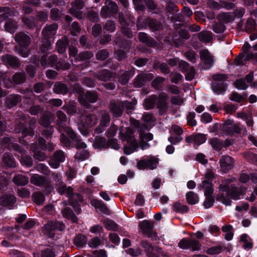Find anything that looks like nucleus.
<instances>
[{
	"instance_id": "obj_41",
	"label": "nucleus",
	"mask_w": 257,
	"mask_h": 257,
	"mask_svg": "<svg viewBox=\"0 0 257 257\" xmlns=\"http://www.w3.org/2000/svg\"><path fill=\"white\" fill-rule=\"evenodd\" d=\"M157 100V96L152 95L149 98L145 99L144 106L146 109H150L154 107Z\"/></svg>"
},
{
	"instance_id": "obj_35",
	"label": "nucleus",
	"mask_w": 257,
	"mask_h": 257,
	"mask_svg": "<svg viewBox=\"0 0 257 257\" xmlns=\"http://www.w3.org/2000/svg\"><path fill=\"white\" fill-rule=\"evenodd\" d=\"M199 41L203 43H209L212 39V34L211 32L208 31H203L198 34Z\"/></svg>"
},
{
	"instance_id": "obj_7",
	"label": "nucleus",
	"mask_w": 257,
	"mask_h": 257,
	"mask_svg": "<svg viewBox=\"0 0 257 257\" xmlns=\"http://www.w3.org/2000/svg\"><path fill=\"white\" fill-rule=\"evenodd\" d=\"M222 132L225 134L230 135L234 133L239 134L241 129L236 124H234L230 120H226L221 126Z\"/></svg>"
},
{
	"instance_id": "obj_61",
	"label": "nucleus",
	"mask_w": 257,
	"mask_h": 257,
	"mask_svg": "<svg viewBox=\"0 0 257 257\" xmlns=\"http://www.w3.org/2000/svg\"><path fill=\"white\" fill-rule=\"evenodd\" d=\"M205 199L203 202V205L205 208H209L213 205L214 199L212 195H205Z\"/></svg>"
},
{
	"instance_id": "obj_36",
	"label": "nucleus",
	"mask_w": 257,
	"mask_h": 257,
	"mask_svg": "<svg viewBox=\"0 0 257 257\" xmlns=\"http://www.w3.org/2000/svg\"><path fill=\"white\" fill-rule=\"evenodd\" d=\"M148 26L152 31L161 30L163 28L162 24L158 21L154 19L148 20Z\"/></svg>"
},
{
	"instance_id": "obj_62",
	"label": "nucleus",
	"mask_w": 257,
	"mask_h": 257,
	"mask_svg": "<svg viewBox=\"0 0 257 257\" xmlns=\"http://www.w3.org/2000/svg\"><path fill=\"white\" fill-rule=\"evenodd\" d=\"M218 19L225 23H229L233 21L234 18L232 16L228 13H222L218 16Z\"/></svg>"
},
{
	"instance_id": "obj_25",
	"label": "nucleus",
	"mask_w": 257,
	"mask_h": 257,
	"mask_svg": "<svg viewBox=\"0 0 257 257\" xmlns=\"http://www.w3.org/2000/svg\"><path fill=\"white\" fill-rule=\"evenodd\" d=\"M30 182L32 184L38 186H47L48 184V182L45 177L38 174H33L31 176Z\"/></svg>"
},
{
	"instance_id": "obj_6",
	"label": "nucleus",
	"mask_w": 257,
	"mask_h": 257,
	"mask_svg": "<svg viewBox=\"0 0 257 257\" xmlns=\"http://www.w3.org/2000/svg\"><path fill=\"white\" fill-rule=\"evenodd\" d=\"M220 169L224 173L228 172L234 167V161L232 157L228 155L222 156L219 160Z\"/></svg>"
},
{
	"instance_id": "obj_18",
	"label": "nucleus",
	"mask_w": 257,
	"mask_h": 257,
	"mask_svg": "<svg viewBox=\"0 0 257 257\" xmlns=\"http://www.w3.org/2000/svg\"><path fill=\"white\" fill-rule=\"evenodd\" d=\"M140 146L143 150L149 148L150 145L147 142L153 139V136L151 133H141L140 134Z\"/></svg>"
},
{
	"instance_id": "obj_17",
	"label": "nucleus",
	"mask_w": 257,
	"mask_h": 257,
	"mask_svg": "<svg viewBox=\"0 0 257 257\" xmlns=\"http://www.w3.org/2000/svg\"><path fill=\"white\" fill-rule=\"evenodd\" d=\"M108 107L114 116L118 117L121 115L123 112V105L121 102H115L112 101H110Z\"/></svg>"
},
{
	"instance_id": "obj_19",
	"label": "nucleus",
	"mask_w": 257,
	"mask_h": 257,
	"mask_svg": "<svg viewBox=\"0 0 257 257\" xmlns=\"http://www.w3.org/2000/svg\"><path fill=\"white\" fill-rule=\"evenodd\" d=\"M58 25L56 23L46 26L42 31V34L45 38H50L56 34Z\"/></svg>"
},
{
	"instance_id": "obj_13",
	"label": "nucleus",
	"mask_w": 257,
	"mask_h": 257,
	"mask_svg": "<svg viewBox=\"0 0 257 257\" xmlns=\"http://www.w3.org/2000/svg\"><path fill=\"white\" fill-rule=\"evenodd\" d=\"M16 42L20 46L27 47L30 44L31 39L29 36L23 32L16 33L14 37Z\"/></svg>"
},
{
	"instance_id": "obj_49",
	"label": "nucleus",
	"mask_w": 257,
	"mask_h": 257,
	"mask_svg": "<svg viewBox=\"0 0 257 257\" xmlns=\"http://www.w3.org/2000/svg\"><path fill=\"white\" fill-rule=\"evenodd\" d=\"M87 242L86 237L83 235L79 234L74 239V244L78 247H81L85 245Z\"/></svg>"
},
{
	"instance_id": "obj_53",
	"label": "nucleus",
	"mask_w": 257,
	"mask_h": 257,
	"mask_svg": "<svg viewBox=\"0 0 257 257\" xmlns=\"http://www.w3.org/2000/svg\"><path fill=\"white\" fill-rule=\"evenodd\" d=\"M32 197L34 202L38 205L42 204L44 202L45 196L41 192H35Z\"/></svg>"
},
{
	"instance_id": "obj_27",
	"label": "nucleus",
	"mask_w": 257,
	"mask_h": 257,
	"mask_svg": "<svg viewBox=\"0 0 257 257\" xmlns=\"http://www.w3.org/2000/svg\"><path fill=\"white\" fill-rule=\"evenodd\" d=\"M57 117L56 123L58 125L59 129L61 132V128L66 126V123L67 121L66 115L61 110H58L56 113Z\"/></svg>"
},
{
	"instance_id": "obj_8",
	"label": "nucleus",
	"mask_w": 257,
	"mask_h": 257,
	"mask_svg": "<svg viewBox=\"0 0 257 257\" xmlns=\"http://www.w3.org/2000/svg\"><path fill=\"white\" fill-rule=\"evenodd\" d=\"M223 192H226V194L231 198L237 200L239 199L240 195L245 194L246 188L242 186L238 188L234 185H231L230 187H228L226 190Z\"/></svg>"
},
{
	"instance_id": "obj_4",
	"label": "nucleus",
	"mask_w": 257,
	"mask_h": 257,
	"mask_svg": "<svg viewBox=\"0 0 257 257\" xmlns=\"http://www.w3.org/2000/svg\"><path fill=\"white\" fill-rule=\"evenodd\" d=\"M139 227L141 232L149 238L154 239L156 236V233L154 231V224L147 220H144L139 223Z\"/></svg>"
},
{
	"instance_id": "obj_40",
	"label": "nucleus",
	"mask_w": 257,
	"mask_h": 257,
	"mask_svg": "<svg viewBox=\"0 0 257 257\" xmlns=\"http://www.w3.org/2000/svg\"><path fill=\"white\" fill-rule=\"evenodd\" d=\"M186 198L188 204L194 205L199 201V197L197 194L193 191H189L186 194Z\"/></svg>"
},
{
	"instance_id": "obj_39",
	"label": "nucleus",
	"mask_w": 257,
	"mask_h": 257,
	"mask_svg": "<svg viewBox=\"0 0 257 257\" xmlns=\"http://www.w3.org/2000/svg\"><path fill=\"white\" fill-rule=\"evenodd\" d=\"M53 91L57 94H65L68 91V89L65 84L57 82L54 86Z\"/></svg>"
},
{
	"instance_id": "obj_29",
	"label": "nucleus",
	"mask_w": 257,
	"mask_h": 257,
	"mask_svg": "<svg viewBox=\"0 0 257 257\" xmlns=\"http://www.w3.org/2000/svg\"><path fill=\"white\" fill-rule=\"evenodd\" d=\"M138 37L140 41L149 46L154 47L156 45V41L144 32H140Z\"/></svg>"
},
{
	"instance_id": "obj_56",
	"label": "nucleus",
	"mask_w": 257,
	"mask_h": 257,
	"mask_svg": "<svg viewBox=\"0 0 257 257\" xmlns=\"http://www.w3.org/2000/svg\"><path fill=\"white\" fill-rule=\"evenodd\" d=\"M139 146L137 141L133 142L131 143V147H125L124 148V153L126 155H130L134 151H137Z\"/></svg>"
},
{
	"instance_id": "obj_60",
	"label": "nucleus",
	"mask_w": 257,
	"mask_h": 257,
	"mask_svg": "<svg viewBox=\"0 0 257 257\" xmlns=\"http://www.w3.org/2000/svg\"><path fill=\"white\" fill-rule=\"evenodd\" d=\"M105 227L109 230H115L117 228L116 224L112 220L109 219L105 220L103 222Z\"/></svg>"
},
{
	"instance_id": "obj_51",
	"label": "nucleus",
	"mask_w": 257,
	"mask_h": 257,
	"mask_svg": "<svg viewBox=\"0 0 257 257\" xmlns=\"http://www.w3.org/2000/svg\"><path fill=\"white\" fill-rule=\"evenodd\" d=\"M172 209L176 212L185 213L188 211V207L186 205H182L180 202H177L174 203Z\"/></svg>"
},
{
	"instance_id": "obj_23",
	"label": "nucleus",
	"mask_w": 257,
	"mask_h": 257,
	"mask_svg": "<svg viewBox=\"0 0 257 257\" xmlns=\"http://www.w3.org/2000/svg\"><path fill=\"white\" fill-rule=\"evenodd\" d=\"M15 132L17 133H21L23 137L27 136H32L34 135L33 128L27 129L22 123H18L15 127Z\"/></svg>"
},
{
	"instance_id": "obj_54",
	"label": "nucleus",
	"mask_w": 257,
	"mask_h": 257,
	"mask_svg": "<svg viewBox=\"0 0 257 257\" xmlns=\"http://www.w3.org/2000/svg\"><path fill=\"white\" fill-rule=\"evenodd\" d=\"M85 97L90 103L95 102L98 99V94L95 91H87L85 94Z\"/></svg>"
},
{
	"instance_id": "obj_15",
	"label": "nucleus",
	"mask_w": 257,
	"mask_h": 257,
	"mask_svg": "<svg viewBox=\"0 0 257 257\" xmlns=\"http://www.w3.org/2000/svg\"><path fill=\"white\" fill-rule=\"evenodd\" d=\"M17 199L12 194H5L0 198V205L11 208L16 202Z\"/></svg>"
},
{
	"instance_id": "obj_57",
	"label": "nucleus",
	"mask_w": 257,
	"mask_h": 257,
	"mask_svg": "<svg viewBox=\"0 0 257 257\" xmlns=\"http://www.w3.org/2000/svg\"><path fill=\"white\" fill-rule=\"evenodd\" d=\"M167 5L166 10L169 13L178 11L175 4V0H166Z\"/></svg>"
},
{
	"instance_id": "obj_45",
	"label": "nucleus",
	"mask_w": 257,
	"mask_h": 257,
	"mask_svg": "<svg viewBox=\"0 0 257 257\" xmlns=\"http://www.w3.org/2000/svg\"><path fill=\"white\" fill-rule=\"evenodd\" d=\"M133 134V131L129 128L126 129L124 135H122L121 130H120L119 133V135H122L121 138L123 140H127L131 143H132L133 142L136 141L134 138Z\"/></svg>"
},
{
	"instance_id": "obj_52",
	"label": "nucleus",
	"mask_w": 257,
	"mask_h": 257,
	"mask_svg": "<svg viewBox=\"0 0 257 257\" xmlns=\"http://www.w3.org/2000/svg\"><path fill=\"white\" fill-rule=\"evenodd\" d=\"M110 120V116L108 113L105 111H103L101 112V117L100 122L101 126L106 127L108 126Z\"/></svg>"
},
{
	"instance_id": "obj_47",
	"label": "nucleus",
	"mask_w": 257,
	"mask_h": 257,
	"mask_svg": "<svg viewBox=\"0 0 257 257\" xmlns=\"http://www.w3.org/2000/svg\"><path fill=\"white\" fill-rule=\"evenodd\" d=\"M236 179L234 177H230L229 178L225 179L221 181V183L219 185L218 189L219 191H224L230 187L229 184L234 182Z\"/></svg>"
},
{
	"instance_id": "obj_24",
	"label": "nucleus",
	"mask_w": 257,
	"mask_h": 257,
	"mask_svg": "<svg viewBox=\"0 0 257 257\" xmlns=\"http://www.w3.org/2000/svg\"><path fill=\"white\" fill-rule=\"evenodd\" d=\"M198 188L204 191V195H212L213 193V185L211 181L204 180L198 186Z\"/></svg>"
},
{
	"instance_id": "obj_38",
	"label": "nucleus",
	"mask_w": 257,
	"mask_h": 257,
	"mask_svg": "<svg viewBox=\"0 0 257 257\" xmlns=\"http://www.w3.org/2000/svg\"><path fill=\"white\" fill-rule=\"evenodd\" d=\"M13 181L17 185L24 186L28 183L29 179L23 175L16 174L13 178Z\"/></svg>"
},
{
	"instance_id": "obj_58",
	"label": "nucleus",
	"mask_w": 257,
	"mask_h": 257,
	"mask_svg": "<svg viewBox=\"0 0 257 257\" xmlns=\"http://www.w3.org/2000/svg\"><path fill=\"white\" fill-rule=\"evenodd\" d=\"M34 169L45 175L49 174L50 171L48 168L44 164L40 163L34 167Z\"/></svg>"
},
{
	"instance_id": "obj_44",
	"label": "nucleus",
	"mask_w": 257,
	"mask_h": 257,
	"mask_svg": "<svg viewBox=\"0 0 257 257\" xmlns=\"http://www.w3.org/2000/svg\"><path fill=\"white\" fill-rule=\"evenodd\" d=\"M107 142L104 138L97 137L95 139L93 146L95 148L101 149L102 148H107Z\"/></svg>"
},
{
	"instance_id": "obj_31",
	"label": "nucleus",
	"mask_w": 257,
	"mask_h": 257,
	"mask_svg": "<svg viewBox=\"0 0 257 257\" xmlns=\"http://www.w3.org/2000/svg\"><path fill=\"white\" fill-rule=\"evenodd\" d=\"M53 221H49L42 228V232L44 234L46 235L48 237L52 238L54 236V229L53 227Z\"/></svg>"
},
{
	"instance_id": "obj_37",
	"label": "nucleus",
	"mask_w": 257,
	"mask_h": 257,
	"mask_svg": "<svg viewBox=\"0 0 257 257\" xmlns=\"http://www.w3.org/2000/svg\"><path fill=\"white\" fill-rule=\"evenodd\" d=\"M18 29L17 22L13 20H9L7 21L5 25V30L11 34H13Z\"/></svg>"
},
{
	"instance_id": "obj_32",
	"label": "nucleus",
	"mask_w": 257,
	"mask_h": 257,
	"mask_svg": "<svg viewBox=\"0 0 257 257\" xmlns=\"http://www.w3.org/2000/svg\"><path fill=\"white\" fill-rule=\"evenodd\" d=\"M61 213L64 217L70 219L74 223L78 222V218L70 208L65 207L62 210Z\"/></svg>"
},
{
	"instance_id": "obj_48",
	"label": "nucleus",
	"mask_w": 257,
	"mask_h": 257,
	"mask_svg": "<svg viewBox=\"0 0 257 257\" xmlns=\"http://www.w3.org/2000/svg\"><path fill=\"white\" fill-rule=\"evenodd\" d=\"M184 55L192 63H195L198 59L197 53L193 50H190L185 52Z\"/></svg>"
},
{
	"instance_id": "obj_55",
	"label": "nucleus",
	"mask_w": 257,
	"mask_h": 257,
	"mask_svg": "<svg viewBox=\"0 0 257 257\" xmlns=\"http://www.w3.org/2000/svg\"><path fill=\"white\" fill-rule=\"evenodd\" d=\"M23 22L30 29L36 27L35 20L33 17L24 16L23 18Z\"/></svg>"
},
{
	"instance_id": "obj_14",
	"label": "nucleus",
	"mask_w": 257,
	"mask_h": 257,
	"mask_svg": "<svg viewBox=\"0 0 257 257\" xmlns=\"http://www.w3.org/2000/svg\"><path fill=\"white\" fill-rule=\"evenodd\" d=\"M154 76L151 73H142L138 75L135 79L134 84L136 87H141L146 82L151 80Z\"/></svg>"
},
{
	"instance_id": "obj_64",
	"label": "nucleus",
	"mask_w": 257,
	"mask_h": 257,
	"mask_svg": "<svg viewBox=\"0 0 257 257\" xmlns=\"http://www.w3.org/2000/svg\"><path fill=\"white\" fill-rule=\"evenodd\" d=\"M109 55V52L106 49L99 50L96 54V57L97 60H104L106 59Z\"/></svg>"
},
{
	"instance_id": "obj_42",
	"label": "nucleus",
	"mask_w": 257,
	"mask_h": 257,
	"mask_svg": "<svg viewBox=\"0 0 257 257\" xmlns=\"http://www.w3.org/2000/svg\"><path fill=\"white\" fill-rule=\"evenodd\" d=\"M94 54L92 52L90 51H86L81 52L79 53L75 57V60L78 61H83L87 60L93 57Z\"/></svg>"
},
{
	"instance_id": "obj_11",
	"label": "nucleus",
	"mask_w": 257,
	"mask_h": 257,
	"mask_svg": "<svg viewBox=\"0 0 257 257\" xmlns=\"http://www.w3.org/2000/svg\"><path fill=\"white\" fill-rule=\"evenodd\" d=\"M168 99V95L164 92L160 93L158 96H157L156 105L157 107L160 109V114H163L166 111L168 108L166 101Z\"/></svg>"
},
{
	"instance_id": "obj_26",
	"label": "nucleus",
	"mask_w": 257,
	"mask_h": 257,
	"mask_svg": "<svg viewBox=\"0 0 257 257\" xmlns=\"http://www.w3.org/2000/svg\"><path fill=\"white\" fill-rule=\"evenodd\" d=\"M91 204L96 209H98L101 212L105 214H109V210L101 200L96 199H92L91 201Z\"/></svg>"
},
{
	"instance_id": "obj_33",
	"label": "nucleus",
	"mask_w": 257,
	"mask_h": 257,
	"mask_svg": "<svg viewBox=\"0 0 257 257\" xmlns=\"http://www.w3.org/2000/svg\"><path fill=\"white\" fill-rule=\"evenodd\" d=\"M13 83L15 84H21L25 82L26 75L24 72H16L12 77Z\"/></svg>"
},
{
	"instance_id": "obj_12",
	"label": "nucleus",
	"mask_w": 257,
	"mask_h": 257,
	"mask_svg": "<svg viewBox=\"0 0 257 257\" xmlns=\"http://www.w3.org/2000/svg\"><path fill=\"white\" fill-rule=\"evenodd\" d=\"M1 145L8 149H14L19 153H24V150L17 144L13 142L12 138L8 137H4L1 142Z\"/></svg>"
},
{
	"instance_id": "obj_28",
	"label": "nucleus",
	"mask_w": 257,
	"mask_h": 257,
	"mask_svg": "<svg viewBox=\"0 0 257 257\" xmlns=\"http://www.w3.org/2000/svg\"><path fill=\"white\" fill-rule=\"evenodd\" d=\"M21 100V97L18 94H11L6 99L5 103L9 108L16 105Z\"/></svg>"
},
{
	"instance_id": "obj_21",
	"label": "nucleus",
	"mask_w": 257,
	"mask_h": 257,
	"mask_svg": "<svg viewBox=\"0 0 257 257\" xmlns=\"http://www.w3.org/2000/svg\"><path fill=\"white\" fill-rule=\"evenodd\" d=\"M96 116L92 114H86L81 117V123L84 127H91L97 122Z\"/></svg>"
},
{
	"instance_id": "obj_16",
	"label": "nucleus",
	"mask_w": 257,
	"mask_h": 257,
	"mask_svg": "<svg viewBox=\"0 0 257 257\" xmlns=\"http://www.w3.org/2000/svg\"><path fill=\"white\" fill-rule=\"evenodd\" d=\"M64 153L62 151H56L53 155V159L50 161L49 165L53 168H57L59 166L60 163L64 161Z\"/></svg>"
},
{
	"instance_id": "obj_50",
	"label": "nucleus",
	"mask_w": 257,
	"mask_h": 257,
	"mask_svg": "<svg viewBox=\"0 0 257 257\" xmlns=\"http://www.w3.org/2000/svg\"><path fill=\"white\" fill-rule=\"evenodd\" d=\"M209 142L212 148L216 150L220 151L224 147L223 141L217 138H213Z\"/></svg>"
},
{
	"instance_id": "obj_5",
	"label": "nucleus",
	"mask_w": 257,
	"mask_h": 257,
	"mask_svg": "<svg viewBox=\"0 0 257 257\" xmlns=\"http://www.w3.org/2000/svg\"><path fill=\"white\" fill-rule=\"evenodd\" d=\"M159 163V159L156 157L150 156L146 159L141 160L137 163V167L139 169L149 168L151 170L155 169Z\"/></svg>"
},
{
	"instance_id": "obj_3",
	"label": "nucleus",
	"mask_w": 257,
	"mask_h": 257,
	"mask_svg": "<svg viewBox=\"0 0 257 257\" xmlns=\"http://www.w3.org/2000/svg\"><path fill=\"white\" fill-rule=\"evenodd\" d=\"M116 4L110 0H106L105 5L101 8L100 16L102 18L110 17L113 14H116L118 11Z\"/></svg>"
},
{
	"instance_id": "obj_20",
	"label": "nucleus",
	"mask_w": 257,
	"mask_h": 257,
	"mask_svg": "<svg viewBox=\"0 0 257 257\" xmlns=\"http://www.w3.org/2000/svg\"><path fill=\"white\" fill-rule=\"evenodd\" d=\"M237 27L241 30H244L247 33H251L256 29V23L252 19H248L245 25L243 26L242 24L239 23L237 24Z\"/></svg>"
},
{
	"instance_id": "obj_43",
	"label": "nucleus",
	"mask_w": 257,
	"mask_h": 257,
	"mask_svg": "<svg viewBox=\"0 0 257 257\" xmlns=\"http://www.w3.org/2000/svg\"><path fill=\"white\" fill-rule=\"evenodd\" d=\"M3 162L7 166L10 167H14L16 166L15 159L12 154L6 153L3 155Z\"/></svg>"
},
{
	"instance_id": "obj_22",
	"label": "nucleus",
	"mask_w": 257,
	"mask_h": 257,
	"mask_svg": "<svg viewBox=\"0 0 257 257\" xmlns=\"http://www.w3.org/2000/svg\"><path fill=\"white\" fill-rule=\"evenodd\" d=\"M55 186L57 192L60 195L66 193L68 197H71L73 194V189L70 186L67 187L66 185L63 182L59 184H56Z\"/></svg>"
},
{
	"instance_id": "obj_34",
	"label": "nucleus",
	"mask_w": 257,
	"mask_h": 257,
	"mask_svg": "<svg viewBox=\"0 0 257 257\" xmlns=\"http://www.w3.org/2000/svg\"><path fill=\"white\" fill-rule=\"evenodd\" d=\"M68 40L66 37H64L62 39L58 40L56 43V49L57 51L60 53H64L68 44Z\"/></svg>"
},
{
	"instance_id": "obj_63",
	"label": "nucleus",
	"mask_w": 257,
	"mask_h": 257,
	"mask_svg": "<svg viewBox=\"0 0 257 257\" xmlns=\"http://www.w3.org/2000/svg\"><path fill=\"white\" fill-rule=\"evenodd\" d=\"M43 111V109L39 105H32L29 109V112L32 115H37L41 113Z\"/></svg>"
},
{
	"instance_id": "obj_46",
	"label": "nucleus",
	"mask_w": 257,
	"mask_h": 257,
	"mask_svg": "<svg viewBox=\"0 0 257 257\" xmlns=\"http://www.w3.org/2000/svg\"><path fill=\"white\" fill-rule=\"evenodd\" d=\"M20 153L22 154V156L20 158V162L21 163L26 165L27 167H31L33 165L32 159L30 156L27 155L26 151L24 150V153Z\"/></svg>"
},
{
	"instance_id": "obj_2",
	"label": "nucleus",
	"mask_w": 257,
	"mask_h": 257,
	"mask_svg": "<svg viewBox=\"0 0 257 257\" xmlns=\"http://www.w3.org/2000/svg\"><path fill=\"white\" fill-rule=\"evenodd\" d=\"M199 56L201 63L198 64V67L201 69L208 70L211 68L214 63V56L206 49L199 51Z\"/></svg>"
},
{
	"instance_id": "obj_9",
	"label": "nucleus",
	"mask_w": 257,
	"mask_h": 257,
	"mask_svg": "<svg viewBox=\"0 0 257 257\" xmlns=\"http://www.w3.org/2000/svg\"><path fill=\"white\" fill-rule=\"evenodd\" d=\"M2 62L7 66L12 68H19L20 66V62L19 59L15 56L5 54L1 57Z\"/></svg>"
},
{
	"instance_id": "obj_30",
	"label": "nucleus",
	"mask_w": 257,
	"mask_h": 257,
	"mask_svg": "<svg viewBox=\"0 0 257 257\" xmlns=\"http://www.w3.org/2000/svg\"><path fill=\"white\" fill-rule=\"evenodd\" d=\"M93 76L98 80L102 81H106L112 77V73L108 70L103 69L98 73H95Z\"/></svg>"
},
{
	"instance_id": "obj_1",
	"label": "nucleus",
	"mask_w": 257,
	"mask_h": 257,
	"mask_svg": "<svg viewBox=\"0 0 257 257\" xmlns=\"http://www.w3.org/2000/svg\"><path fill=\"white\" fill-rule=\"evenodd\" d=\"M214 81L212 83L213 91L217 94H220L224 92L227 87L225 81L227 76L225 74H217L212 76Z\"/></svg>"
},
{
	"instance_id": "obj_10",
	"label": "nucleus",
	"mask_w": 257,
	"mask_h": 257,
	"mask_svg": "<svg viewBox=\"0 0 257 257\" xmlns=\"http://www.w3.org/2000/svg\"><path fill=\"white\" fill-rule=\"evenodd\" d=\"M84 3L82 0H75L72 3V8L70 9L71 14L79 19L83 18V13L80 11L84 7Z\"/></svg>"
},
{
	"instance_id": "obj_59",
	"label": "nucleus",
	"mask_w": 257,
	"mask_h": 257,
	"mask_svg": "<svg viewBox=\"0 0 257 257\" xmlns=\"http://www.w3.org/2000/svg\"><path fill=\"white\" fill-rule=\"evenodd\" d=\"M212 29L216 33H222L225 30V27L220 23H214L212 25Z\"/></svg>"
}]
</instances>
